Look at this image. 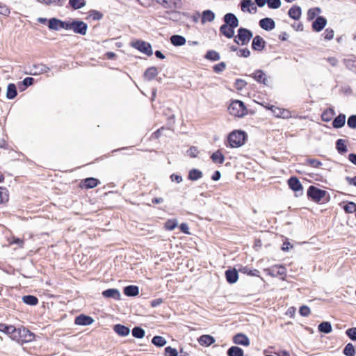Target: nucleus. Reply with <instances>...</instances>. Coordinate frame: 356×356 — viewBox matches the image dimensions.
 <instances>
[{"mask_svg": "<svg viewBox=\"0 0 356 356\" xmlns=\"http://www.w3.org/2000/svg\"><path fill=\"white\" fill-rule=\"evenodd\" d=\"M307 195L315 202H324L328 200L327 192L314 186L309 187L307 190Z\"/></svg>", "mask_w": 356, "mask_h": 356, "instance_id": "obj_1", "label": "nucleus"}, {"mask_svg": "<svg viewBox=\"0 0 356 356\" xmlns=\"http://www.w3.org/2000/svg\"><path fill=\"white\" fill-rule=\"evenodd\" d=\"M246 134L242 131H234L228 136V143L231 147H239L245 140Z\"/></svg>", "mask_w": 356, "mask_h": 356, "instance_id": "obj_2", "label": "nucleus"}, {"mask_svg": "<svg viewBox=\"0 0 356 356\" xmlns=\"http://www.w3.org/2000/svg\"><path fill=\"white\" fill-rule=\"evenodd\" d=\"M228 111L230 115L238 118L243 117L246 113L243 103L239 100L233 101L228 107Z\"/></svg>", "mask_w": 356, "mask_h": 356, "instance_id": "obj_3", "label": "nucleus"}, {"mask_svg": "<svg viewBox=\"0 0 356 356\" xmlns=\"http://www.w3.org/2000/svg\"><path fill=\"white\" fill-rule=\"evenodd\" d=\"M252 37V33L250 31L244 28H240L238 30L237 35L234 38V41L239 45H245L249 42Z\"/></svg>", "mask_w": 356, "mask_h": 356, "instance_id": "obj_4", "label": "nucleus"}, {"mask_svg": "<svg viewBox=\"0 0 356 356\" xmlns=\"http://www.w3.org/2000/svg\"><path fill=\"white\" fill-rule=\"evenodd\" d=\"M48 27L50 30L58 31L60 29L70 30V21H62L53 17L49 19Z\"/></svg>", "mask_w": 356, "mask_h": 356, "instance_id": "obj_5", "label": "nucleus"}, {"mask_svg": "<svg viewBox=\"0 0 356 356\" xmlns=\"http://www.w3.org/2000/svg\"><path fill=\"white\" fill-rule=\"evenodd\" d=\"M131 46L148 56H152L153 54L151 44L145 41L136 40L132 42Z\"/></svg>", "mask_w": 356, "mask_h": 356, "instance_id": "obj_6", "label": "nucleus"}, {"mask_svg": "<svg viewBox=\"0 0 356 356\" xmlns=\"http://www.w3.org/2000/svg\"><path fill=\"white\" fill-rule=\"evenodd\" d=\"M70 29L73 30L75 33L85 35L87 32L88 25L83 21L73 19L70 21Z\"/></svg>", "mask_w": 356, "mask_h": 356, "instance_id": "obj_7", "label": "nucleus"}, {"mask_svg": "<svg viewBox=\"0 0 356 356\" xmlns=\"http://www.w3.org/2000/svg\"><path fill=\"white\" fill-rule=\"evenodd\" d=\"M268 275L271 277H277L278 275L283 276L282 280H285L286 270L284 266L281 265L273 266L271 268L264 270Z\"/></svg>", "mask_w": 356, "mask_h": 356, "instance_id": "obj_8", "label": "nucleus"}, {"mask_svg": "<svg viewBox=\"0 0 356 356\" xmlns=\"http://www.w3.org/2000/svg\"><path fill=\"white\" fill-rule=\"evenodd\" d=\"M251 76L258 83H263L267 86H270L271 83L270 78L260 70H256L252 74Z\"/></svg>", "mask_w": 356, "mask_h": 356, "instance_id": "obj_9", "label": "nucleus"}, {"mask_svg": "<svg viewBox=\"0 0 356 356\" xmlns=\"http://www.w3.org/2000/svg\"><path fill=\"white\" fill-rule=\"evenodd\" d=\"M266 108L270 109L276 118L288 119L291 117V112L287 109L279 108L275 106H271Z\"/></svg>", "mask_w": 356, "mask_h": 356, "instance_id": "obj_10", "label": "nucleus"}, {"mask_svg": "<svg viewBox=\"0 0 356 356\" xmlns=\"http://www.w3.org/2000/svg\"><path fill=\"white\" fill-rule=\"evenodd\" d=\"M163 7L170 10H175L180 7V0H157Z\"/></svg>", "mask_w": 356, "mask_h": 356, "instance_id": "obj_11", "label": "nucleus"}, {"mask_svg": "<svg viewBox=\"0 0 356 356\" xmlns=\"http://www.w3.org/2000/svg\"><path fill=\"white\" fill-rule=\"evenodd\" d=\"M94 322V319L85 314H80L75 318L74 323L78 325H90Z\"/></svg>", "mask_w": 356, "mask_h": 356, "instance_id": "obj_12", "label": "nucleus"}, {"mask_svg": "<svg viewBox=\"0 0 356 356\" xmlns=\"http://www.w3.org/2000/svg\"><path fill=\"white\" fill-rule=\"evenodd\" d=\"M241 9L243 12L249 13H255L257 10V8L252 0H243L241 2Z\"/></svg>", "mask_w": 356, "mask_h": 356, "instance_id": "obj_13", "label": "nucleus"}, {"mask_svg": "<svg viewBox=\"0 0 356 356\" xmlns=\"http://www.w3.org/2000/svg\"><path fill=\"white\" fill-rule=\"evenodd\" d=\"M99 181L97 179L93 177H89L83 179L81 181L80 186L82 188H85L86 189L93 188L97 186L99 184Z\"/></svg>", "mask_w": 356, "mask_h": 356, "instance_id": "obj_14", "label": "nucleus"}, {"mask_svg": "<svg viewBox=\"0 0 356 356\" xmlns=\"http://www.w3.org/2000/svg\"><path fill=\"white\" fill-rule=\"evenodd\" d=\"M102 296L105 298H113L114 300H120V293L117 289H108L102 292Z\"/></svg>", "mask_w": 356, "mask_h": 356, "instance_id": "obj_15", "label": "nucleus"}, {"mask_svg": "<svg viewBox=\"0 0 356 356\" xmlns=\"http://www.w3.org/2000/svg\"><path fill=\"white\" fill-rule=\"evenodd\" d=\"M224 22L225 25L231 27L236 28L238 26V19L232 13H227L224 16Z\"/></svg>", "mask_w": 356, "mask_h": 356, "instance_id": "obj_16", "label": "nucleus"}, {"mask_svg": "<svg viewBox=\"0 0 356 356\" xmlns=\"http://www.w3.org/2000/svg\"><path fill=\"white\" fill-rule=\"evenodd\" d=\"M233 341L234 343L238 345H242L244 346H248L250 344V340L248 337L242 333H238L233 337Z\"/></svg>", "mask_w": 356, "mask_h": 356, "instance_id": "obj_17", "label": "nucleus"}, {"mask_svg": "<svg viewBox=\"0 0 356 356\" xmlns=\"http://www.w3.org/2000/svg\"><path fill=\"white\" fill-rule=\"evenodd\" d=\"M49 70L50 68L49 67L42 63H39L33 65L31 72L30 74L33 75H38L46 73Z\"/></svg>", "mask_w": 356, "mask_h": 356, "instance_id": "obj_18", "label": "nucleus"}, {"mask_svg": "<svg viewBox=\"0 0 356 356\" xmlns=\"http://www.w3.org/2000/svg\"><path fill=\"white\" fill-rule=\"evenodd\" d=\"M259 26L264 30L271 31L275 28V24L273 19L266 17L260 20Z\"/></svg>", "mask_w": 356, "mask_h": 356, "instance_id": "obj_19", "label": "nucleus"}, {"mask_svg": "<svg viewBox=\"0 0 356 356\" xmlns=\"http://www.w3.org/2000/svg\"><path fill=\"white\" fill-rule=\"evenodd\" d=\"M288 184L289 188L295 192H302V186L300 181L295 177H291L288 180Z\"/></svg>", "mask_w": 356, "mask_h": 356, "instance_id": "obj_20", "label": "nucleus"}, {"mask_svg": "<svg viewBox=\"0 0 356 356\" xmlns=\"http://www.w3.org/2000/svg\"><path fill=\"white\" fill-rule=\"evenodd\" d=\"M159 71L156 67H149L144 72V79L147 81L153 80L158 74Z\"/></svg>", "mask_w": 356, "mask_h": 356, "instance_id": "obj_21", "label": "nucleus"}, {"mask_svg": "<svg viewBox=\"0 0 356 356\" xmlns=\"http://www.w3.org/2000/svg\"><path fill=\"white\" fill-rule=\"evenodd\" d=\"M265 41L259 35H257L253 38L252 47L254 50L261 51L264 48Z\"/></svg>", "mask_w": 356, "mask_h": 356, "instance_id": "obj_22", "label": "nucleus"}, {"mask_svg": "<svg viewBox=\"0 0 356 356\" xmlns=\"http://www.w3.org/2000/svg\"><path fill=\"white\" fill-rule=\"evenodd\" d=\"M123 292L127 296L134 297L138 295L139 288L135 285H129L124 288Z\"/></svg>", "mask_w": 356, "mask_h": 356, "instance_id": "obj_23", "label": "nucleus"}, {"mask_svg": "<svg viewBox=\"0 0 356 356\" xmlns=\"http://www.w3.org/2000/svg\"><path fill=\"white\" fill-rule=\"evenodd\" d=\"M113 330L121 337H126L129 334L130 330L128 327L121 325L116 324L113 327Z\"/></svg>", "mask_w": 356, "mask_h": 356, "instance_id": "obj_24", "label": "nucleus"}, {"mask_svg": "<svg viewBox=\"0 0 356 356\" xmlns=\"http://www.w3.org/2000/svg\"><path fill=\"white\" fill-rule=\"evenodd\" d=\"M234 29L235 28L231 27L229 25L222 24L220 27V31L227 38H232L234 35Z\"/></svg>", "mask_w": 356, "mask_h": 356, "instance_id": "obj_25", "label": "nucleus"}, {"mask_svg": "<svg viewBox=\"0 0 356 356\" xmlns=\"http://www.w3.org/2000/svg\"><path fill=\"white\" fill-rule=\"evenodd\" d=\"M327 21L323 17H318L314 22L312 26L316 31H321L326 25Z\"/></svg>", "mask_w": 356, "mask_h": 356, "instance_id": "obj_26", "label": "nucleus"}, {"mask_svg": "<svg viewBox=\"0 0 356 356\" xmlns=\"http://www.w3.org/2000/svg\"><path fill=\"white\" fill-rule=\"evenodd\" d=\"M225 276L227 281L230 284L235 283L238 278V272L235 269L226 270Z\"/></svg>", "mask_w": 356, "mask_h": 356, "instance_id": "obj_27", "label": "nucleus"}, {"mask_svg": "<svg viewBox=\"0 0 356 356\" xmlns=\"http://www.w3.org/2000/svg\"><path fill=\"white\" fill-rule=\"evenodd\" d=\"M301 13H302L301 8H300V7H299L298 6H292L289 9V13H288L289 17L296 20H298L300 19V17L301 16Z\"/></svg>", "mask_w": 356, "mask_h": 356, "instance_id": "obj_28", "label": "nucleus"}, {"mask_svg": "<svg viewBox=\"0 0 356 356\" xmlns=\"http://www.w3.org/2000/svg\"><path fill=\"white\" fill-rule=\"evenodd\" d=\"M171 43L176 47L184 45L186 40V38L180 35H173L170 37Z\"/></svg>", "mask_w": 356, "mask_h": 356, "instance_id": "obj_29", "label": "nucleus"}, {"mask_svg": "<svg viewBox=\"0 0 356 356\" xmlns=\"http://www.w3.org/2000/svg\"><path fill=\"white\" fill-rule=\"evenodd\" d=\"M215 14L210 10H204L202 13V23L211 22L215 19Z\"/></svg>", "mask_w": 356, "mask_h": 356, "instance_id": "obj_30", "label": "nucleus"}, {"mask_svg": "<svg viewBox=\"0 0 356 356\" xmlns=\"http://www.w3.org/2000/svg\"><path fill=\"white\" fill-rule=\"evenodd\" d=\"M346 122V115L340 114L335 118L332 122V125L334 128L339 129L344 126Z\"/></svg>", "mask_w": 356, "mask_h": 356, "instance_id": "obj_31", "label": "nucleus"}, {"mask_svg": "<svg viewBox=\"0 0 356 356\" xmlns=\"http://www.w3.org/2000/svg\"><path fill=\"white\" fill-rule=\"evenodd\" d=\"M22 301L25 304L31 306H35L38 303V298L32 295L24 296L22 297Z\"/></svg>", "mask_w": 356, "mask_h": 356, "instance_id": "obj_32", "label": "nucleus"}, {"mask_svg": "<svg viewBox=\"0 0 356 356\" xmlns=\"http://www.w3.org/2000/svg\"><path fill=\"white\" fill-rule=\"evenodd\" d=\"M17 95V88L14 83H10L7 88L6 97L8 99H14Z\"/></svg>", "mask_w": 356, "mask_h": 356, "instance_id": "obj_33", "label": "nucleus"}, {"mask_svg": "<svg viewBox=\"0 0 356 356\" xmlns=\"http://www.w3.org/2000/svg\"><path fill=\"white\" fill-rule=\"evenodd\" d=\"M243 350L238 346H232L227 350L228 356H243Z\"/></svg>", "mask_w": 356, "mask_h": 356, "instance_id": "obj_34", "label": "nucleus"}, {"mask_svg": "<svg viewBox=\"0 0 356 356\" xmlns=\"http://www.w3.org/2000/svg\"><path fill=\"white\" fill-rule=\"evenodd\" d=\"M215 163L222 164L225 161V156L220 151H216L211 156Z\"/></svg>", "mask_w": 356, "mask_h": 356, "instance_id": "obj_35", "label": "nucleus"}, {"mask_svg": "<svg viewBox=\"0 0 356 356\" xmlns=\"http://www.w3.org/2000/svg\"><path fill=\"white\" fill-rule=\"evenodd\" d=\"M238 271L243 274H247V275H249L251 276H255V277L259 276V272L258 270H257V269L251 270L247 266H241L238 268Z\"/></svg>", "mask_w": 356, "mask_h": 356, "instance_id": "obj_36", "label": "nucleus"}, {"mask_svg": "<svg viewBox=\"0 0 356 356\" xmlns=\"http://www.w3.org/2000/svg\"><path fill=\"white\" fill-rule=\"evenodd\" d=\"M152 343L157 347H163L166 344L167 341L161 336H154L152 339Z\"/></svg>", "mask_w": 356, "mask_h": 356, "instance_id": "obj_37", "label": "nucleus"}, {"mask_svg": "<svg viewBox=\"0 0 356 356\" xmlns=\"http://www.w3.org/2000/svg\"><path fill=\"white\" fill-rule=\"evenodd\" d=\"M336 148L340 153H345L348 151L346 140L343 139H339L336 143Z\"/></svg>", "mask_w": 356, "mask_h": 356, "instance_id": "obj_38", "label": "nucleus"}, {"mask_svg": "<svg viewBox=\"0 0 356 356\" xmlns=\"http://www.w3.org/2000/svg\"><path fill=\"white\" fill-rule=\"evenodd\" d=\"M335 113L334 110L332 108H329L323 113L321 118L324 122H329L332 119Z\"/></svg>", "mask_w": 356, "mask_h": 356, "instance_id": "obj_39", "label": "nucleus"}, {"mask_svg": "<svg viewBox=\"0 0 356 356\" xmlns=\"http://www.w3.org/2000/svg\"><path fill=\"white\" fill-rule=\"evenodd\" d=\"M318 330L325 334L330 333L332 330V325L329 322H323L319 324Z\"/></svg>", "mask_w": 356, "mask_h": 356, "instance_id": "obj_40", "label": "nucleus"}, {"mask_svg": "<svg viewBox=\"0 0 356 356\" xmlns=\"http://www.w3.org/2000/svg\"><path fill=\"white\" fill-rule=\"evenodd\" d=\"M204 57L206 59L212 60V61H217V60H220V54L217 51H213V50L209 51L206 54Z\"/></svg>", "mask_w": 356, "mask_h": 356, "instance_id": "obj_41", "label": "nucleus"}, {"mask_svg": "<svg viewBox=\"0 0 356 356\" xmlns=\"http://www.w3.org/2000/svg\"><path fill=\"white\" fill-rule=\"evenodd\" d=\"M34 79L32 77H26L22 82L19 84V89L21 90H24L29 86L33 84Z\"/></svg>", "mask_w": 356, "mask_h": 356, "instance_id": "obj_42", "label": "nucleus"}, {"mask_svg": "<svg viewBox=\"0 0 356 356\" xmlns=\"http://www.w3.org/2000/svg\"><path fill=\"white\" fill-rule=\"evenodd\" d=\"M70 5L74 9H80L86 5L85 0H70Z\"/></svg>", "mask_w": 356, "mask_h": 356, "instance_id": "obj_43", "label": "nucleus"}, {"mask_svg": "<svg viewBox=\"0 0 356 356\" xmlns=\"http://www.w3.org/2000/svg\"><path fill=\"white\" fill-rule=\"evenodd\" d=\"M0 331L6 334H13L17 331L15 327L13 325H8L3 323H0Z\"/></svg>", "mask_w": 356, "mask_h": 356, "instance_id": "obj_44", "label": "nucleus"}, {"mask_svg": "<svg viewBox=\"0 0 356 356\" xmlns=\"http://www.w3.org/2000/svg\"><path fill=\"white\" fill-rule=\"evenodd\" d=\"M8 191L6 188L0 187V204L5 203L8 201Z\"/></svg>", "mask_w": 356, "mask_h": 356, "instance_id": "obj_45", "label": "nucleus"}, {"mask_svg": "<svg viewBox=\"0 0 356 356\" xmlns=\"http://www.w3.org/2000/svg\"><path fill=\"white\" fill-rule=\"evenodd\" d=\"M132 335L137 339H142L145 335V330L140 327H134L132 330Z\"/></svg>", "mask_w": 356, "mask_h": 356, "instance_id": "obj_46", "label": "nucleus"}, {"mask_svg": "<svg viewBox=\"0 0 356 356\" xmlns=\"http://www.w3.org/2000/svg\"><path fill=\"white\" fill-rule=\"evenodd\" d=\"M343 354L346 356H355V350L352 343H349L345 346L343 349Z\"/></svg>", "mask_w": 356, "mask_h": 356, "instance_id": "obj_47", "label": "nucleus"}, {"mask_svg": "<svg viewBox=\"0 0 356 356\" xmlns=\"http://www.w3.org/2000/svg\"><path fill=\"white\" fill-rule=\"evenodd\" d=\"M177 225H178V223H177V220L176 219H170L165 222L164 227H165V229L172 231L175 227H177Z\"/></svg>", "mask_w": 356, "mask_h": 356, "instance_id": "obj_48", "label": "nucleus"}, {"mask_svg": "<svg viewBox=\"0 0 356 356\" xmlns=\"http://www.w3.org/2000/svg\"><path fill=\"white\" fill-rule=\"evenodd\" d=\"M215 342V339L210 335H202V346H209Z\"/></svg>", "mask_w": 356, "mask_h": 356, "instance_id": "obj_49", "label": "nucleus"}, {"mask_svg": "<svg viewBox=\"0 0 356 356\" xmlns=\"http://www.w3.org/2000/svg\"><path fill=\"white\" fill-rule=\"evenodd\" d=\"M200 178V170L192 169L188 173V179L195 181Z\"/></svg>", "mask_w": 356, "mask_h": 356, "instance_id": "obj_50", "label": "nucleus"}, {"mask_svg": "<svg viewBox=\"0 0 356 356\" xmlns=\"http://www.w3.org/2000/svg\"><path fill=\"white\" fill-rule=\"evenodd\" d=\"M321 13V9L319 8H310L307 12V18L309 20L313 19L315 17H316Z\"/></svg>", "mask_w": 356, "mask_h": 356, "instance_id": "obj_51", "label": "nucleus"}, {"mask_svg": "<svg viewBox=\"0 0 356 356\" xmlns=\"http://www.w3.org/2000/svg\"><path fill=\"white\" fill-rule=\"evenodd\" d=\"M343 209L345 210V211L346 213H352L353 212H355L356 211V204L353 202H350L348 204H346V205H344Z\"/></svg>", "mask_w": 356, "mask_h": 356, "instance_id": "obj_52", "label": "nucleus"}, {"mask_svg": "<svg viewBox=\"0 0 356 356\" xmlns=\"http://www.w3.org/2000/svg\"><path fill=\"white\" fill-rule=\"evenodd\" d=\"M23 335L24 337V341H31L34 339L35 335L33 332L29 331V330L23 329Z\"/></svg>", "mask_w": 356, "mask_h": 356, "instance_id": "obj_53", "label": "nucleus"}, {"mask_svg": "<svg viewBox=\"0 0 356 356\" xmlns=\"http://www.w3.org/2000/svg\"><path fill=\"white\" fill-rule=\"evenodd\" d=\"M266 3L270 8L277 9L281 6L280 0H267Z\"/></svg>", "mask_w": 356, "mask_h": 356, "instance_id": "obj_54", "label": "nucleus"}, {"mask_svg": "<svg viewBox=\"0 0 356 356\" xmlns=\"http://www.w3.org/2000/svg\"><path fill=\"white\" fill-rule=\"evenodd\" d=\"M165 356H178L177 351L175 348L168 346L165 348Z\"/></svg>", "mask_w": 356, "mask_h": 356, "instance_id": "obj_55", "label": "nucleus"}, {"mask_svg": "<svg viewBox=\"0 0 356 356\" xmlns=\"http://www.w3.org/2000/svg\"><path fill=\"white\" fill-rule=\"evenodd\" d=\"M90 17L93 20H100L103 17V15L97 10H91L90 12Z\"/></svg>", "mask_w": 356, "mask_h": 356, "instance_id": "obj_56", "label": "nucleus"}, {"mask_svg": "<svg viewBox=\"0 0 356 356\" xmlns=\"http://www.w3.org/2000/svg\"><path fill=\"white\" fill-rule=\"evenodd\" d=\"M346 333L351 340L356 341V327L348 329Z\"/></svg>", "mask_w": 356, "mask_h": 356, "instance_id": "obj_57", "label": "nucleus"}, {"mask_svg": "<svg viewBox=\"0 0 356 356\" xmlns=\"http://www.w3.org/2000/svg\"><path fill=\"white\" fill-rule=\"evenodd\" d=\"M10 13V8L6 4L0 3V14L8 16Z\"/></svg>", "mask_w": 356, "mask_h": 356, "instance_id": "obj_58", "label": "nucleus"}, {"mask_svg": "<svg viewBox=\"0 0 356 356\" xmlns=\"http://www.w3.org/2000/svg\"><path fill=\"white\" fill-rule=\"evenodd\" d=\"M299 312L302 316H308L311 313V310L307 306L303 305L300 308Z\"/></svg>", "mask_w": 356, "mask_h": 356, "instance_id": "obj_59", "label": "nucleus"}, {"mask_svg": "<svg viewBox=\"0 0 356 356\" xmlns=\"http://www.w3.org/2000/svg\"><path fill=\"white\" fill-rule=\"evenodd\" d=\"M226 67V64L224 62H221L213 66V70L216 73L222 72Z\"/></svg>", "mask_w": 356, "mask_h": 356, "instance_id": "obj_60", "label": "nucleus"}, {"mask_svg": "<svg viewBox=\"0 0 356 356\" xmlns=\"http://www.w3.org/2000/svg\"><path fill=\"white\" fill-rule=\"evenodd\" d=\"M348 126L352 129H356V115H351L347 122Z\"/></svg>", "mask_w": 356, "mask_h": 356, "instance_id": "obj_61", "label": "nucleus"}, {"mask_svg": "<svg viewBox=\"0 0 356 356\" xmlns=\"http://www.w3.org/2000/svg\"><path fill=\"white\" fill-rule=\"evenodd\" d=\"M237 55L238 56H241V57H244V58H247L248 56H250V51L247 48H244V49H240L238 52H237Z\"/></svg>", "mask_w": 356, "mask_h": 356, "instance_id": "obj_62", "label": "nucleus"}, {"mask_svg": "<svg viewBox=\"0 0 356 356\" xmlns=\"http://www.w3.org/2000/svg\"><path fill=\"white\" fill-rule=\"evenodd\" d=\"M187 153L191 157H196L199 154V150L197 147H192L187 151Z\"/></svg>", "mask_w": 356, "mask_h": 356, "instance_id": "obj_63", "label": "nucleus"}, {"mask_svg": "<svg viewBox=\"0 0 356 356\" xmlns=\"http://www.w3.org/2000/svg\"><path fill=\"white\" fill-rule=\"evenodd\" d=\"M324 38L326 40H332L334 38L333 30L327 29L324 32Z\"/></svg>", "mask_w": 356, "mask_h": 356, "instance_id": "obj_64", "label": "nucleus"}]
</instances>
